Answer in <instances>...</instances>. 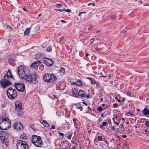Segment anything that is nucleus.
Masks as SVG:
<instances>
[{
	"mask_svg": "<svg viewBox=\"0 0 149 149\" xmlns=\"http://www.w3.org/2000/svg\"><path fill=\"white\" fill-rule=\"evenodd\" d=\"M11 126V121L8 118H1L0 119V129L3 130H7Z\"/></svg>",
	"mask_w": 149,
	"mask_h": 149,
	"instance_id": "1",
	"label": "nucleus"
},
{
	"mask_svg": "<svg viewBox=\"0 0 149 149\" xmlns=\"http://www.w3.org/2000/svg\"><path fill=\"white\" fill-rule=\"evenodd\" d=\"M32 143L38 147H42L43 143L40 136L36 135H33L31 140Z\"/></svg>",
	"mask_w": 149,
	"mask_h": 149,
	"instance_id": "2",
	"label": "nucleus"
},
{
	"mask_svg": "<svg viewBox=\"0 0 149 149\" xmlns=\"http://www.w3.org/2000/svg\"><path fill=\"white\" fill-rule=\"evenodd\" d=\"M43 79L45 82L50 83L56 80L57 77L53 74L46 73L44 74Z\"/></svg>",
	"mask_w": 149,
	"mask_h": 149,
	"instance_id": "3",
	"label": "nucleus"
},
{
	"mask_svg": "<svg viewBox=\"0 0 149 149\" xmlns=\"http://www.w3.org/2000/svg\"><path fill=\"white\" fill-rule=\"evenodd\" d=\"M23 78H24L26 81L30 82L33 84H36L38 82L36 75L33 74L25 75Z\"/></svg>",
	"mask_w": 149,
	"mask_h": 149,
	"instance_id": "4",
	"label": "nucleus"
},
{
	"mask_svg": "<svg viewBox=\"0 0 149 149\" xmlns=\"http://www.w3.org/2000/svg\"><path fill=\"white\" fill-rule=\"evenodd\" d=\"M7 94L8 97L10 99L13 100L16 98L17 96V92L15 89L12 88H9L7 91Z\"/></svg>",
	"mask_w": 149,
	"mask_h": 149,
	"instance_id": "5",
	"label": "nucleus"
},
{
	"mask_svg": "<svg viewBox=\"0 0 149 149\" xmlns=\"http://www.w3.org/2000/svg\"><path fill=\"white\" fill-rule=\"evenodd\" d=\"M16 146L17 149H28L29 146L25 141L18 140Z\"/></svg>",
	"mask_w": 149,
	"mask_h": 149,
	"instance_id": "6",
	"label": "nucleus"
},
{
	"mask_svg": "<svg viewBox=\"0 0 149 149\" xmlns=\"http://www.w3.org/2000/svg\"><path fill=\"white\" fill-rule=\"evenodd\" d=\"M15 110L19 116L22 114V104L19 101H17L15 102Z\"/></svg>",
	"mask_w": 149,
	"mask_h": 149,
	"instance_id": "7",
	"label": "nucleus"
},
{
	"mask_svg": "<svg viewBox=\"0 0 149 149\" xmlns=\"http://www.w3.org/2000/svg\"><path fill=\"white\" fill-rule=\"evenodd\" d=\"M10 81L9 79H7L4 77L3 79L0 80V83L2 86L5 88L11 84V82Z\"/></svg>",
	"mask_w": 149,
	"mask_h": 149,
	"instance_id": "8",
	"label": "nucleus"
},
{
	"mask_svg": "<svg viewBox=\"0 0 149 149\" xmlns=\"http://www.w3.org/2000/svg\"><path fill=\"white\" fill-rule=\"evenodd\" d=\"M22 65L20 66L17 68V73L21 78H23L25 76L26 73Z\"/></svg>",
	"mask_w": 149,
	"mask_h": 149,
	"instance_id": "9",
	"label": "nucleus"
},
{
	"mask_svg": "<svg viewBox=\"0 0 149 149\" xmlns=\"http://www.w3.org/2000/svg\"><path fill=\"white\" fill-rule=\"evenodd\" d=\"M15 87L17 90L21 92H23L25 90V87L24 84H22L20 83H15Z\"/></svg>",
	"mask_w": 149,
	"mask_h": 149,
	"instance_id": "10",
	"label": "nucleus"
},
{
	"mask_svg": "<svg viewBox=\"0 0 149 149\" xmlns=\"http://www.w3.org/2000/svg\"><path fill=\"white\" fill-rule=\"evenodd\" d=\"M44 63L47 66H51L53 65L54 61L50 59L45 58L44 59Z\"/></svg>",
	"mask_w": 149,
	"mask_h": 149,
	"instance_id": "11",
	"label": "nucleus"
},
{
	"mask_svg": "<svg viewBox=\"0 0 149 149\" xmlns=\"http://www.w3.org/2000/svg\"><path fill=\"white\" fill-rule=\"evenodd\" d=\"M14 129L17 130L21 129L23 127V125L20 122H17L13 125Z\"/></svg>",
	"mask_w": 149,
	"mask_h": 149,
	"instance_id": "12",
	"label": "nucleus"
},
{
	"mask_svg": "<svg viewBox=\"0 0 149 149\" xmlns=\"http://www.w3.org/2000/svg\"><path fill=\"white\" fill-rule=\"evenodd\" d=\"M40 63L41 62L40 61H36L31 64V67L35 69H37Z\"/></svg>",
	"mask_w": 149,
	"mask_h": 149,
	"instance_id": "13",
	"label": "nucleus"
},
{
	"mask_svg": "<svg viewBox=\"0 0 149 149\" xmlns=\"http://www.w3.org/2000/svg\"><path fill=\"white\" fill-rule=\"evenodd\" d=\"M5 78H7V79H13L14 78L12 75V73L11 70H8L6 74L4 76Z\"/></svg>",
	"mask_w": 149,
	"mask_h": 149,
	"instance_id": "14",
	"label": "nucleus"
},
{
	"mask_svg": "<svg viewBox=\"0 0 149 149\" xmlns=\"http://www.w3.org/2000/svg\"><path fill=\"white\" fill-rule=\"evenodd\" d=\"M0 137L1 140H3L6 138H8V134L6 132L3 131L0 134Z\"/></svg>",
	"mask_w": 149,
	"mask_h": 149,
	"instance_id": "15",
	"label": "nucleus"
},
{
	"mask_svg": "<svg viewBox=\"0 0 149 149\" xmlns=\"http://www.w3.org/2000/svg\"><path fill=\"white\" fill-rule=\"evenodd\" d=\"M74 123V125L76 128H79L80 127V123L77 119L75 118L73 120Z\"/></svg>",
	"mask_w": 149,
	"mask_h": 149,
	"instance_id": "16",
	"label": "nucleus"
},
{
	"mask_svg": "<svg viewBox=\"0 0 149 149\" xmlns=\"http://www.w3.org/2000/svg\"><path fill=\"white\" fill-rule=\"evenodd\" d=\"M86 93L85 92L82 90H80L78 93L79 96L81 97H85L86 96Z\"/></svg>",
	"mask_w": 149,
	"mask_h": 149,
	"instance_id": "17",
	"label": "nucleus"
},
{
	"mask_svg": "<svg viewBox=\"0 0 149 149\" xmlns=\"http://www.w3.org/2000/svg\"><path fill=\"white\" fill-rule=\"evenodd\" d=\"M142 111L144 115H149V110L147 108H145Z\"/></svg>",
	"mask_w": 149,
	"mask_h": 149,
	"instance_id": "18",
	"label": "nucleus"
},
{
	"mask_svg": "<svg viewBox=\"0 0 149 149\" xmlns=\"http://www.w3.org/2000/svg\"><path fill=\"white\" fill-rule=\"evenodd\" d=\"M103 135L102 134H100L99 135L97 136V140L99 141H104L105 140V139L104 138L103 139L102 138Z\"/></svg>",
	"mask_w": 149,
	"mask_h": 149,
	"instance_id": "19",
	"label": "nucleus"
},
{
	"mask_svg": "<svg viewBox=\"0 0 149 149\" xmlns=\"http://www.w3.org/2000/svg\"><path fill=\"white\" fill-rule=\"evenodd\" d=\"M113 120L114 123L117 126H118L119 125V124L121 120L120 119L116 120L115 118H113Z\"/></svg>",
	"mask_w": 149,
	"mask_h": 149,
	"instance_id": "20",
	"label": "nucleus"
},
{
	"mask_svg": "<svg viewBox=\"0 0 149 149\" xmlns=\"http://www.w3.org/2000/svg\"><path fill=\"white\" fill-rule=\"evenodd\" d=\"M75 84L76 85L79 86H82V84L81 81L79 79H77V81L75 83Z\"/></svg>",
	"mask_w": 149,
	"mask_h": 149,
	"instance_id": "21",
	"label": "nucleus"
},
{
	"mask_svg": "<svg viewBox=\"0 0 149 149\" xmlns=\"http://www.w3.org/2000/svg\"><path fill=\"white\" fill-rule=\"evenodd\" d=\"M118 132L120 133H123L125 131V127L120 128L118 129Z\"/></svg>",
	"mask_w": 149,
	"mask_h": 149,
	"instance_id": "22",
	"label": "nucleus"
},
{
	"mask_svg": "<svg viewBox=\"0 0 149 149\" xmlns=\"http://www.w3.org/2000/svg\"><path fill=\"white\" fill-rule=\"evenodd\" d=\"M108 125V123L107 122L105 121L103 122L102 123V125H100V127L101 129H102L103 128V126H106Z\"/></svg>",
	"mask_w": 149,
	"mask_h": 149,
	"instance_id": "23",
	"label": "nucleus"
},
{
	"mask_svg": "<svg viewBox=\"0 0 149 149\" xmlns=\"http://www.w3.org/2000/svg\"><path fill=\"white\" fill-rule=\"evenodd\" d=\"M30 28H27L25 31L24 32V34L26 35H29V32H30Z\"/></svg>",
	"mask_w": 149,
	"mask_h": 149,
	"instance_id": "24",
	"label": "nucleus"
},
{
	"mask_svg": "<svg viewBox=\"0 0 149 149\" xmlns=\"http://www.w3.org/2000/svg\"><path fill=\"white\" fill-rule=\"evenodd\" d=\"M20 138L21 139H27V136L26 134L23 133L20 136Z\"/></svg>",
	"mask_w": 149,
	"mask_h": 149,
	"instance_id": "25",
	"label": "nucleus"
},
{
	"mask_svg": "<svg viewBox=\"0 0 149 149\" xmlns=\"http://www.w3.org/2000/svg\"><path fill=\"white\" fill-rule=\"evenodd\" d=\"M89 79L91 80V83L93 84H95L96 83V82L95 79L93 78H89Z\"/></svg>",
	"mask_w": 149,
	"mask_h": 149,
	"instance_id": "26",
	"label": "nucleus"
},
{
	"mask_svg": "<svg viewBox=\"0 0 149 149\" xmlns=\"http://www.w3.org/2000/svg\"><path fill=\"white\" fill-rule=\"evenodd\" d=\"M2 143H5L8 142L9 141L8 139V138H6L5 139H3V140H1Z\"/></svg>",
	"mask_w": 149,
	"mask_h": 149,
	"instance_id": "27",
	"label": "nucleus"
},
{
	"mask_svg": "<svg viewBox=\"0 0 149 149\" xmlns=\"http://www.w3.org/2000/svg\"><path fill=\"white\" fill-rule=\"evenodd\" d=\"M9 143V142L6 143H2V146L4 148H6L8 146Z\"/></svg>",
	"mask_w": 149,
	"mask_h": 149,
	"instance_id": "28",
	"label": "nucleus"
},
{
	"mask_svg": "<svg viewBox=\"0 0 149 149\" xmlns=\"http://www.w3.org/2000/svg\"><path fill=\"white\" fill-rule=\"evenodd\" d=\"M40 122L41 123L45 125L47 123V122L46 121L43 120H41Z\"/></svg>",
	"mask_w": 149,
	"mask_h": 149,
	"instance_id": "29",
	"label": "nucleus"
},
{
	"mask_svg": "<svg viewBox=\"0 0 149 149\" xmlns=\"http://www.w3.org/2000/svg\"><path fill=\"white\" fill-rule=\"evenodd\" d=\"M146 126L149 127V121H146L145 123Z\"/></svg>",
	"mask_w": 149,
	"mask_h": 149,
	"instance_id": "30",
	"label": "nucleus"
},
{
	"mask_svg": "<svg viewBox=\"0 0 149 149\" xmlns=\"http://www.w3.org/2000/svg\"><path fill=\"white\" fill-rule=\"evenodd\" d=\"M65 69L62 67H61L60 71L61 72H65Z\"/></svg>",
	"mask_w": 149,
	"mask_h": 149,
	"instance_id": "31",
	"label": "nucleus"
},
{
	"mask_svg": "<svg viewBox=\"0 0 149 149\" xmlns=\"http://www.w3.org/2000/svg\"><path fill=\"white\" fill-rule=\"evenodd\" d=\"M52 48L51 47H48L47 48L46 51L47 52H50L52 50Z\"/></svg>",
	"mask_w": 149,
	"mask_h": 149,
	"instance_id": "32",
	"label": "nucleus"
},
{
	"mask_svg": "<svg viewBox=\"0 0 149 149\" xmlns=\"http://www.w3.org/2000/svg\"><path fill=\"white\" fill-rule=\"evenodd\" d=\"M55 10H56L60 11L61 12H62V11H64V10H65V8L62 9L58 8V9H55Z\"/></svg>",
	"mask_w": 149,
	"mask_h": 149,
	"instance_id": "33",
	"label": "nucleus"
},
{
	"mask_svg": "<svg viewBox=\"0 0 149 149\" xmlns=\"http://www.w3.org/2000/svg\"><path fill=\"white\" fill-rule=\"evenodd\" d=\"M113 106L114 108H117L118 107V104L117 103H114L113 104Z\"/></svg>",
	"mask_w": 149,
	"mask_h": 149,
	"instance_id": "34",
	"label": "nucleus"
},
{
	"mask_svg": "<svg viewBox=\"0 0 149 149\" xmlns=\"http://www.w3.org/2000/svg\"><path fill=\"white\" fill-rule=\"evenodd\" d=\"M15 61V58H10L9 59V61Z\"/></svg>",
	"mask_w": 149,
	"mask_h": 149,
	"instance_id": "35",
	"label": "nucleus"
},
{
	"mask_svg": "<svg viewBox=\"0 0 149 149\" xmlns=\"http://www.w3.org/2000/svg\"><path fill=\"white\" fill-rule=\"evenodd\" d=\"M98 110L100 111H102L103 109L102 107L101 106L97 108Z\"/></svg>",
	"mask_w": 149,
	"mask_h": 149,
	"instance_id": "36",
	"label": "nucleus"
},
{
	"mask_svg": "<svg viewBox=\"0 0 149 149\" xmlns=\"http://www.w3.org/2000/svg\"><path fill=\"white\" fill-rule=\"evenodd\" d=\"M59 134L61 136H62L64 138V136H65V135L63 133H61V132H59Z\"/></svg>",
	"mask_w": 149,
	"mask_h": 149,
	"instance_id": "37",
	"label": "nucleus"
},
{
	"mask_svg": "<svg viewBox=\"0 0 149 149\" xmlns=\"http://www.w3.org/2000/svg\"><path fill=\"white\" fill-rule=\"evenodd\" d=\"M105 121L109 123H111V120L110 119H107L105 120Z\"/></svg>",
	"mask_w": 149,
	"mask_h": 149,
	"instance_id": "38",
	"label": "nucleus"
},
{
	"mask_svg": "<svg viewBox=\"0 0 149 149\" xmlns=\"http://www.w3.org/2000/svg\"><path fill=\"white\" fill-rule=\"evenodd\" d=\"M64 38V37H61L59 39V42H60L61 41L63 40Z\"/></svg>",
	"mask_w": 149,
	"mask_h": 149,
	"instance_id": "39",
	"label": "nucleus"
},
{
	"mask_svg": "<svg viewBox=\"0 0 149 149\" xmlns=\"http://www.w3.org/2000/svg\"><path fill=\"white\" fill-rule=\"evenodd\" d=\"M95 40V39L92 38L90 42L91 43H93Z\"/></svg>",
	"mask_w": 149,
	"mask_h": 149,
	"instance_id": "40",
	"label": "nucleus"
},
{
	"mask_svg": "<svg viewBox=\"0 0 149 149\" xmlns=\"http://www.w3.org/2000/svg\"><path fill=\"white\" fill-rule=\"evenodd\" d=\"M66 12H70L71 11V10L70 9H67L66 10L65 9V10Z\"/></svg>",
	"mask_w": 149,
	"mask_h": 149,
	"instance_id": "41",
	"label": "nucleus"
},
{
	"mask_svg": "<svg viewBox=\"0 0 149 149\" xmlns=\"http://www.w3.org/2000/svg\"><path fill=\"white\" fill-rule=\"evenodd\" d=\"M72 133H71L70 134V136H69L67 138V139H71V137H72Z\"/></svg>",
	"mask_w": 149,
	"mask_h": 149,
	"instance_id": "42",
	"label": "nucleus"
},
{
	"mask_svg": "<svg viewBox=\"0 0 149 149\" xmlns=\"http://www.w3.org/2000/svg\"><path fill=\"white\" fill-rule=\"evenodd\" d=\"M78 109H80V111H82L83 109V108L81 107H79L78 108Z\"/></svg>",
	"mask_w": 149,
	"mask_h": 149,
	"instance_id": "43",
	"label": "nucleus"
},
{
	"mask_svg": "<svg viewBox=\"0 0 149 149\" xmlns=\"http://www.w3.org/2000/svg\"><path fill=\"white\" fill-rule=\"evenodd\" d=\"M124 125L123 124H121L120 125V128H121V127L122 128H124Z\"/></svg>",
	"mask_w": 149,
	"mask_h": 149,
	"instance_id": "44",
	"label": "nucleus"
},
{
	"mask_svg": "<svg viewBox=\"0 0 149 149\" xmlns=\"http://www.w3.org/2000/svg\"><path fill=\"white\" fill-rule=\"evenodd\" d=\"M115 17V15H111V17L113 20L114 19V18Z\"/></svg>",
	"mask_w": 149,
	"mask_h": 149,
	"instance_id": "45",
	"label": "nucleus"
},
{
	"mask_svg": "<svg viewBox=\"0 0 149 149\" xmlns=\"http://www.w3.org/2000/svg\"><path fill=\"white\" fill-rule=\"evenodd\" d=\"M127 113L128 114H129L130 116H132L133 115V114L130 112H128Z\"/></svg>",
	"mask_w": 149,
	"mask_h": 149,
	"instance_id": "46",
	"label": "nucleus"
},
{
	"mask_svg": "<svg viewBox=\"0 0 149 149\" xmlns=\"http://www.w3.org/2000/svg\"><path fill=\"white\" fill-rule=\"evenodd\" d=\"M127 95L130 96L131 95V93H130V92H128L127 93Z\"/></svg>",
	"mask_w": 149,
	"mask_h": 149,
	"instance_id": "47",
	"label": "nucleus"
},
{
	"mask_svg": "<svg viewBox=\"0 0 149 149\" xmlns=\"http://www.w3.org/2000/svg\"><path fill=\"white\" fill-rule=\"evenodd\" d=\"M99 77H106V75H102L101 76H99Z\"/></svg>",
	"mask_w": 149,
	"mask_h": 149,
	"instance_id": "48",
	"label": "nucleus"
},
{
	"mask_svg": "<svg viewBox=\"0 0 149 149\" xmlns=\"http://www.w3.org/2000/svg\"><path fill=\"white\" fill-rule=\"evenodd\" d=\"M115 118L116 119V120L120 119V118L117 116H115Z\"/></svg>",
	"mask_w": 149,
	"mask_h": 149,
	"instance_id": "49",
	"label": "nucleus"
},
{
	"mask_svg": "<svg viewBox=\"0 0 149 149\" xmlns=\"http://www.w3.org/2000/svg\"><path fill=\"white\" fill-rule=\"evenodd\" d=\"M122 137L124 138H125L127 137V136L125 135H122Z\"/></svg>",
	"mask_w": 149,
	"mask_h": 149,
	"instance_id": "50",
	"label": "nucleus"
},
{
	"mask_svg": "<svg viewBox=\"0 0 149 149\" xmlns=\"http://www.w3.org/2000/svg\"><path fill=\"white\" fill-rule=\"evenodd\" d=\"M55 128V127L54 125H52L50 129H54Z\"/></svg>",
	"mask_w": 149,
	"mask_h": 149,
	"instance_id": "51",
	"label": "nucleus"
},
{
	"mask_svg": "<svg viewBox=\"0 0 149 149\" xmlns=\"http://www.w3.org/2000/svg\"><path fill=\"white\" fill-rule=\"evenodd\" d=\"M45 126L46 127H49V125L47 123L46 125H45Z\"/></svg>",
	"mask_w": 149,
	"mask_h": 149,
	"instance_id": "52",
	"label": "nucleus"
},
{
	"mask_svg": "<svg viewBox=\"0 0 149 149\" xmlns=\"http://www.w3.org/2000/svg\"><path fill=\"white\" fill-rule=\"evenodd\" d=\"M95 49L97 51H99L100 50V48H98V47H96L95 48Z\"/></svg>",
	"mask_w": 149,
	"mask_h": 149,
	"instance_id": "53",
	"label": "nucleus"
},
{
	"mask_svg": "<svg viewBox=\"0 0 149 149\" xmlns=\"http://www.w3.org/2000/svg\"><path fill=\"white\" fill-rule=\"evenodd\" d=\"M92 29V27L91 26H89L88 28V29L89 31H90Z\"/></svg>",
	"mask_w": 149,
	"mask_h": 149,
	"instance_id": "54",
	"label": "nucleus"
},
{
	"mask_svg": "<svg viewBox=\"0 0 149 149\" xmlns=\"http://www.w3.org/2000/svg\"><path fill=\"white\" fill-rule=\"evenodd\" d=\"M23 10H25V11H27L28 10L26 8H25L24 7L23 8Z\"/></svg>",
	"mask_w": 149,
	"mask_h": 149,
	"instance_id": "55",
	"label": "nucleus"
},
{
	"mask_svg": "<svg viewBox=\"0 0 149 149\" xmlns=\"http://www.w3.org/2000/svg\"><path fill=\"white\" fill-rule=\"evenodd\" d=\"M101 117L102 118L104 117V113H102L101 114Z\"/></svg>",
	"mask_w": 149,
	"mask_h": 149,
	"instance_id": "56",
	"label": "nucleus"
},
{
	"mask_svg": "<svg viewBox=\"0 0 149 149\" xmlns=\"http://www.w3.org/2000/svg\"><path fill=\"white\" fill-rule=\"evenodd\" d=\"M61 22H62V23H66V22L64 20H62L61 21Z\"/></svg>",
	"mask_w": 149,
	"mask_h": 149,
	"instance_id": "57",
	"label": "nucleus"
},
{
	"mask_svg": "<svg viewBox=\"0 0 149 149\" xmlns=\"http://www.w3.org/2000/svg\"><path fill=\"white\" fill-rule=\"evenodd\" d=\"M111 128L113 130L115 129V127L114 126H112V127H111Z\"/></svg>",
	"mask_w": 149,
	"mask_h": 149,
	"instance_id": "58",
	"label": "nucleus"
},
{
	"mask_svg": "<svg viewBox=\"0 0 149 149\" xmlns=\"http://www.w3.org/2000/svg\"><path fill=\"white\" fill-rule=\"evenodd\" d=\"M111 74H109V75H108L109 77L110 78L111 77Z\"/></svg>",
	"mask_w": 149,
	"mask_h": 149,
	"instance_id": "59",
	"label": "nucleus"
},
{
	"mask_svg": "<svg viewBox=\"0 0 149 149\" xmlns=\"http://www.w3.org/2000/svg\"><path fill=\"white\" fill-rule=\"evenodd\" d=\"M83 103L84 104L86 105V106H87V104L86 103V102H83Z\"/></svg>",
	"mask_w": 149,
	"mask_h": 149,
	"instance_id": "60",
	"label": "nucleus"
},
{
	"mask_svg": "<svg viewBox=\"0 0 149 149\" xmlns=\"http://www.w3.org/2000/svg\"><path fill=\"white\" fill-rule=\"evenodd\" d=\"M86 97L88 98H89V95H86Z\"/></svg>",
	"mask_w": 149,
	"mask_h": 149,
	"instance_id": "61",
	"label": "nucleus"
},
{
	"mask_svg": "<svg viewBox=\"0 0 149 149\" xmlns=\"http://www.w3.org/2000/svg\"><path fill=\"white\" fill-rule=\"evenodd\" d=\"M142 2L141 0H140L139 1V3H142Z\"/></svg>",
	"mask_w": 149,
	"mask_h": 149,
	"instance_id": "62",
	"label": "nucleus"
},
{
	"mask_svg": "<svg viewBox=\"0 0 149 149\" xmlns=\"http://www.w3.org/2000/svg\"><path fill=\"white\" fill-rule=\"evenodd\" d=\"M103 101V98H101L100 99V101L102 102Z\"/></svg>",
	"mask_w": 149,
	"mask_h": 149,
	"instance_id": "63",
	"label": "nucleus"
},
{
	"mask_svg": "<svg viewBox=\"0 0 149 149\" xmlns=\"http://www.w3.org/2000/svg\"><path fill=\"white\" fill-rule=\"evenodd\" d=\"M88 55V53H86L85 54V56L86 57H87Z\"/></svg>",
	"mask_w": 149,
	"mask_h": 149,
	"instance_id": "64",
	"label": "nucleus"
}]
</instances>
